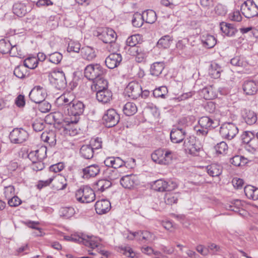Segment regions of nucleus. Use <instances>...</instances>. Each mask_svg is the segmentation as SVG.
Masks as SVG:
<instances>
[{
	"mask_svg": "<svg viewBox=\"0 0 258 258\" xmlns=\"http://www.w3.org/2000/svg\"><path fill=\"white\" fill-rule=\"evenodd\" d=\"M46 95V90L40 86H37L31 90L29 96L32 101L39 104L44 101Z\"/></svg>",
	"mask_w": 258,
	"mask_h": 258,
	"instance_id": "obj_12",
	"label": "nucleus"
},
{
	"mask_svg": "<svg viewBox=\"0 0 258 258\" xmlns=\"http://www.w3.org/2000/svg\"><path fill=\"white\" fill-rule=\"evenodd\" d=\"M47 148L45 146H41L38 150L31 151L28 154V158L32 162L42 161L46 157Z\"/></svg>",
	"mask_w": 258,
	"mask_h": 258,
	"instance_id": "obj_18",
	"label": "nucleus"
},
{
	"mask_svg": "<svg viewBox=\"0 0 258 258\" xmlns=\"http://www.w3.org/2000/svg\"><path fill=\"white\" fill-rule=\"evenodd\" d=\"M244 191L248 199L253 200H258V188L253 186L248 185L245 186Z\"/></svg>",
	"mask_w": 258,
	"mask_h": 258,
	"instance_id": "obj_34",
	"label": "nucleus"
},
{
	"mask_svg": "<svg viewBox=\"0 0 258 258\" xmlns=\"http://www.w3.org/2000/svg\"><path fill=\"white\" fill-rule=\"evenodd\" d=\"M9 138L11 142L21 144L28 138V134L23 129L15 128L10 133Z\"/></svg>",
	"mask_w": 258,
	"mask_h": 258,
	"instance_id": "obj_13",
	"label": "nucleus"
},
{
	"mask_svg": "<svg viewBox=\"0 0 258 258\" xmlns=\"http://www.w3.org/2000/svg\"><path fill=\"white\" fill-rule=\"evenodd\" d=\"M173 152L165 149H158L151 154L152 160L159 164L168 165L173 159Z\"/></svg>",
	"mask_w": 258,
	"mask_h": 258,
	"instance_id": "obj_1",
	"label": "nucleus"
},
{
	"mask_svg": "<svg viewBox=\"0 0 258 258\" xmlns=\"http://www.w3.org/2000/svg\"><path fill=\"white\" fill-rule=\"evenodd\" d=\"M142 16H143L144 21L147 23L152 24L156 20V14L155 11L152 10H148L144 11Z\"/></svg>",
	"mask_w": 258,
	"mask_h": 258,
	"instance_id": "obj_44",
	"label": "nucleus"
},
{
	"mask_svg": "<svg viewBox=\"0 0 258 258\" xmlns=\"http://www.w3.org/2000/svg\"><path fill=\"white\" fill-rule=\"evenodd\" d=\"M26 74V70L24 66H17L14 71V74L20 79L24 78Z\"/></svg>",
	"mask_w": 258,
	"mask_h": 258,
	"instance_id": "obj_58",
	"label": "nucleus"
},
{
	"mask_svg": "<svg viewBox=\"0 0 258 258\" xmlns=\"http://www.w3.org/2000/svg\"><path fill=\"white\" fill-rule=\"evenodd\" d=\"M104 163L105 165L112 169L120 168L125 164V162L120 157H109L106 158Z\"/></svg>",
	"mask_w": 258,
	"mask_h": 258,
	"instance_id": "obj_23",
	"label": "nucleus"
},
{
	"mask_svg": "<svg viewBox=\"0 0 258 258\" xmlns=\"http://www.w3.org/2000/svg\"><path fill=\"white\" fill-rule=\"evenodd\" d=\"M242 116L245 122L249 125L254 124L257 119V115L254 111L246 109L242 111Z\"/></svg>",
	"mask_w": 258,
	"mask_h": 258,
	"instance_id": "obj_27",
	"label": "nucleus"
},
{
	"mask_svg": "<svg viewBox=\"0 0 258 258\" xmlns=\"http://www.w3.org/2000/svg\"><path fill=\"white\" fill-rule=\"evenodd\" d=\"M176 186V185L173 182H167L162 179L157 180L152 185L153 189L160 192L171 190Z\"/></svg>",
	"mask_w": 258,
	"mask_h": 258,
	"instance_id": "obj_15",
	"label": "nucleus"
},
{
	"mask_svg": "<svg viewBox=\"0 0 258 258\" xmlns=\"http://www.w3.org/2000/svg\"><path fill=\"white\" fill-rule=\"evenodd\" d=\"M41 139L44 142L47 143L51 147L54 146L56 141V134L53 131L43 132L41 134Z\"/></svg>",
	"mask_w": 258,
	"mask_h": 258,
	"instance_id": "obj_32",
	"label": "nucleus"
},
{
	"mask_svg": "<svg viewBox=\"0 0 258 258\" xmlns=\"http://www.w3.org/2000/svg\"><path fill=\"white\" fill-rule=\"evenodd\" d=\"M107 87V81L104 78L103 76H102L101 77L97 78V79L92 81L91 89L92 91L97 92L100 90L106 89Z\"/></svg>",
	"mask_w": 258,
	"mask_h": 258,
	"instance_id": "obj_24",
	"label": "nucleus"
},
{
	"mask_svg": "<svg viewBox=\"0 0 258 258\" xmlns=\"http://www.w3.org/2000/svg\"><path fill=\"white\" fill-rule=\"evenodd\" d=\"M201 40L204 46L208 48L213 47L216 44V38L213 35L205 34L202 36Z\"/></svg>",
	"mask_w": 258,
	"mask_h": 258,
	"instance_id": "obj_37",
	"label": "nucleus"
},
{
	"mask_svg": "<svg viewBox=\"0 0 258 258\" xmlns=\"http://www.w3.org/2000/svg\"><path fill=\"white\" fill-rule=\"evenodd\" d=\"M95 207L96 213L99 215H102L110 211L111 204L107 200H102L96 203Z\"/></svg>",
	"mask_w": 258,
	"mask_h": 258,
	"instance_id": "obj_22",
	"label": "nucleus"
},
{
	"mask_svg": "<svg viewBox=\"0 0 258 258\" xmlns=\"http://www.w3.org/2000/svg\"><path fill=\"white\" fill-rule=\"evenodd\" d=\"M136 177L133 174L123 176L120 180V184L125 188H131L135 183Z\"/></svg>",
	"mask_w": 258,
	"mask_h": 258,
	"instance_id": "obj_30",
	"label": "nucleus"
},
{
	"mask_svg": "<svg viewBox=\"0 0 258 258\" xmlns=\"http://www.w3.org/2000/svg\"><path fill=\"white\" fill-rule=\"evenodd\" d=\"M183 146L186 152L192 155H196L201 149L200 146L197 144L196 139L193 136L184 140Z\"/></svg>",
	"mask_w": 258,
	"mask_h": 258,
	"instance_id": "obj_14",
	"label": "nucleus"
},
{
	"mask_svg": "<svg viewBox=\"0 0 258 258\" xmlns=\"http://www.w3.org/2000/svg\"><path fill=\"white\" fill-rule=\"evenodd\" d=\"M96 92L97 100L103 104L109 102L112 99V94L108 89L99 90Z\"/></svg>",
	"mask_w": 258,
	"mask_h": 258,
	"instance_id": "obj_25",
	"label": "nucleus"
},
{
	"mask_svg": "<svg viewBox=\"0 0 258 258\" xmlns=\"http://www.w3.org/2000/svg\"><path fill=\"white\" fill-rule=\"evenodd\" d=\"M4 194L6 198L10 199L15 195V188L13 185H9L5 187Z\"/></svg>",
	"mask_w": 258,
	"mask_h": 258,
	"instance_id": "obj_64",
	"label": "nucleus"
},
{
	"mask_svg": "<svg viewBox=\"0 0 258 258\" xmlns=\"http://www.w3.org/2000/svg\"><path fill=\"white\" fill-rule=\"evenodd\" d=\"M201 95L206 100L213 99L216 97V94L211 86L205 87L200 91Z\"/></svg>",
	"mask_w": 258,
	"mask_h": 258,
	"instance_id": "obj_42",
	"label": "nucleus"
},
{
	"mask_svg": "<svg viewBox=\"0 0 258 258\" xmlns=\"http://www.w3.org/2000/svg\"><path fill=\"white\" fill-rule=\"evenodd\" d=\"M125 95L132 99H136L142 94V87L140 84L136 81H132L128 83L125 88Z\"/></svg>",
	"mask_w": 258,
	"mask_h": 258,
	"instance_id": "obj_10",
	"label": "nucleus"
},
{
	"mask_svg": "<svg viewBox=\"0 0 258 258\" xmlns=\"http://www.w3.org/2000/svg\"><path fill=\"white\" fill-rule=\"evenodd\" d=\"M167 89L166 87L162 86L158 88L155 89L153 91V94L156 98H164L167 93Z\"/></svg>",
	"mask_w": 258,
	"mask_h": 258,
	"instance_id": "obj_57",
	"label": "nucleus"
},
{
	"mask_svg": "<svg viewBox=\"0 0 258 258\" xmlns=\"http://www.w3.org/2000/svg\"><path fill=\"white\" fill-rule=\"evenodd\" d=\"M105 176L111 181L118 179L120 176V173L117 169L107 168L105 172Z\"/></svg>",
	"mask_w": 258,
	"mask_h": 258,
	"instance_id": "obj_47",
	"label": "nucleus"
},
{
	"mask_svg": "<svg viewBox=\"0 0 258 258\" xmlns=\"http://www.w3.org/2000/svg\"><path fill=\"white\" fill-rule=\"evenodd\" d=\"M208 174L212 177L219 176L222 172V167L218 164H212L206 167Z\"/></svg>",
	"mask_w": 258,
	"mask_h": 258,
	"instance_id": "obj_33",
	"label": "nucleus"
},
{
	"mask_svg": "<svg viewBox=\"0 0 258 258\" xmlns=\"http://www.w3.org/2000/svg\"><path fill=\"white\" fill-rule=\"evenodd\" d=\"M172 41V39L169 35H165L158 40L157 45L160 48H167L170 46Z\"/></svg>",
	"mask_w": 258,
	"mask_h": 258,
	"instance_id": "obj_49",
	"label": "nucleus"
},
{
	"mask_svg": "<svg viewBox=\"0 0 258 258\" xmlns=\"http://www.w3.org/2000/svg\"><path fill=\"white\" fill-rule=\"evenodd\" d=\"M53 187L56 190H62L67 186L66 179L64 177L57 175L54 179Z\"/></svg>",
	"mask_w": 258,
	"mask_h": 258,
	"instance_id": "obj_38",
	"label": "nucleus"
},
{
	"mask_svg": "<svg viewBox=\"0 0 258 258\" xmlns=\"http://www.w3.org/2000/svg\"><path fill=\"white\" fill-rule=\"evenodd\" d=\"M75 210L74 208L71 207H63L60 210V215L61 216L66 219H69L74 215Z\"/></svg>",
	"mask_w": 258,
	"mask_h": 258,
	"instance_id": "obj_52",
	"label": "nucleus"
},
{
	"mask_svg": "<svg viewBox=\"0 0 258 258\" xmlns=\"http://www.w3.org/2000/svg\"><path fill=\"white\" fill-rule=\"evenodd\" d=\"M220 29L222 32L226 36L232 37L238 32L237 30L231 24L222 22L220 24Z\"/></svg>",
	"mask_w": 258,
	"mask_h": 258,
	"instance_id": "obj_29",
	"label": "nucleus"
},
{
	"mask_svg": "<svg viewBox=\"0 0 258 258\" xmlns=\"http://www.w3.org/2000/svg\"><path fill=\"white\" fill-rule=\"evenodd\" d=\"M215 149L217 153L220 154L225 153L228 150V146L225 142L222 141L215 146Z\"/></svg>",
	"mask_w": 258,
	"mask_h": 258,
	"instance_id": "obj_60",
	"label": "nucleus"
},
{
	"mask_svg": "<svg viewBox=\"0 0 258 258\" xmlns=\"http://www.w3.org/2000/svg\"><path fill=\"white\" fill-rule=\"evenodd\" d=\"M199 124L201 127L207 130L215 128L219 125V121L208 116H202L199 120Z\"/></svg>",
	"mask_w": 258,
	"mask_h": 258,
	"instance_id": "obj_16",
	"label": "nucleus"
},
{
	"mask_svg": "<svg viewBox=\"0 0 258 258\" xmlns=\"http://www.w3.org/2000/svg\"><path fill=\"white\" fill-rule=\"evenodd\" d=\"M121 60L122 57L120 54L113 53L106 58L105 62L107 67L113 69L119 64Z\"/></svg>",
	"mask_w": 258,
	"mask_h": 258,
	"instance_id": "obj_19",
	"label": "nucleus"
},
{
	"mask_svg": "<svg viewBox=\"0 0 258 258\" xmlns=\"http://www.w3.org/2000/svg\"><path fill=\"white\" fill-rule=\"evenodd\" d=\"M144 19L142 14L136 13L133 15L132 20V24L136 27H141L144 23Z\"/></svg>",
	"mask_w": 258,
	"mask_h": 258,
	"instance_id": "obj_51",
	"label": "nucleus"
},
{
	"mask_svg": "<svg viewBox=\"0 0 258 258\" xmlns=\"http://www.w3.org/2000/svg\"><path fill=\"white\" fill-rule=\"evenodd\" d=\"M94 152L90 145L82 146L80 150L81 156L87 159H91L93 157Z\"/></svg>",
	"mask_w": 258,
	"mask_h": 258,
	"instance_id": "obj_39",
	"label": "nucleus"
},
{
	"mask_svg": "<svg viewBox=\"0 0 258 258\" xmlns=\"http://www.w3.org/2000/svg\"><path fill=\"white\" fill-rule=\"evenodd\" d=\"M81 53L82 57L88 60H92L96 57L94 48L90 46L83 47L81 49Z\"/></svg>",
	"mask_w": 258,
	"mask_h": 258,
	"instance_id": "obj_36",
	"label": "nucleus"
},
{
	"mask_svg": "<svg viewBox=\"0 0 258 258\" xmlns=\"http://www.w3.org/2000/svg\"><path fill=\"white\" fill-rule=\"evenodd\" d=\"M50 81L58 90L66 87L67 82L64 73L62 71L54 70L50 74Z\"/></svg>",
	"mask_w": 258,
	"mask_h": 258,
	"instance_id": "obj_9",
	"label": "nucleus"
},
{
	"mask_svg": "<svg viewBox=\"0 0 258 258\" xmlns=\"http://www.w3.org/2000/svg\"><path fill=\"white\" fill-rule=\"evenodd\" d=\"M164 68V64L162 62H156L153 63L150 68V73L152 76H159Z\"/></svg>",
	"mask_w": 258,
	"mask_h": 258,
	"instance_id": "obj_41",
	"label": "nucleus"
},
{
	"mask_svg": "<svg viewBox=\"0 0 258 258\" xmlns=\"http://www.w3.org/2000/svg\"><path fill=\"white\" fill-rule=\"evenodd\" d=\"M241 11L247 18H251L258 15V6L253 0H247L241 6Z\"/></svg>",
	"mask_w": 258,
	"mask_h": 258,
	"instance_id": "obj_7",
	"label": "nucleus"
},
{
	"mask_svg": "<svg viewBox=\"0 0 258 258\" xmlns=\"http://www.w3.org/2000/svg\"><path fill=\"white\" fill-rule=\"evenodd\" d=\"M139 235H142V241L145 240L148 242H152L155 239V236L148 231H136L135 236H138Z\"/></svg>",
	"mask_w": 258,
	"mask_h": 258,
	"instance_id": "obj_48",
	"label": "nucleus"
},
{
	"mask_svg": "<svg viewBox=\"0 0 258 258\" xmlns=\"http://www.w3.org/2000/svg\"><path fill=\"white\" fill-rule=\"evenodd\" d=\"M100 171V167L98 164H92L83 169L84 176L90 178L97 176Z\"/></svg>",
	"mask_w": 258,
	"mask_h": 258,
	"instance_id": "obj_26",
	"label": "nucleus"
},
{
	"mask_svg": "<svg viewBox=\"0 0 258 258\" xmlns=\"http://www.w3.org/2000/svg\"><path fill=\"white\" fill-rule=\"evenodd\" d=\"M119 118V115L115 110L109 109L103 116V123L107 127H112L118 123Z\"/></svg>",
	"mask_w": 258,
	"mask_h": 258,
	"instance_id": "obj_8",
	"label": "nucleus"
},
{
	"mask_svg": "<svg viewBox=\"0 0 258 258\" xmlns=\"http://www.w3.org/2000/svg\"><path fill=\"white\" fill-rule=\"evenodd\" d=\"M32 127L35 132H40L45 127V123L41 119H36L32 124Z\"/></svg>",
	"mask_w": 258,
	"mask_h": 258,
	"instance_id": "obj_62",
	"label": "nucleus"
},
{
	"mask_svg": "<svg viewBox=\"0 0 258 258\" xmlns=\"http://www.w3.org/2000/svg\"><path fill=\"white\" fill-rule=\"evenodd\" d=\"M97 36L105 43L112 44L116 40L117 35L112 29L105 28L97 32Z\"/></svg>",
	"mask_w": 258,
	"mask_h": 258,
	"instance_id": "obj_11",
	"label": "nucleus"
},
{
	"mask_svg": "<svg viewBox=\"0 0 258 258\" xmlns=\"http://www.w3.org/2000/svg\"><path fill=\"white\" fill-rule=\"evenodd\" d=\"M240 206L241 201L240 200H237L234 202V203H231V204L227 205L226 208L228 210L238 213L241 211L240 209Z\"/></svg>",
	"mask_w": 258,
	"mask_h": 258,
	"instance_id": "obj_61",
	"label": "nucleus"
},
{
	"mask_svg": "<svg viewBox=\"0 0 258 258\" xmlns=\"http://www.w3.org/2000/svg\"><path fill=\"white\" fill-rule=\"evenodd\" d=\"M180 197V194L178 192H167L164 197L165 202L168 205H172L177 203Z\"/></svg>",
	"mask_w": 258,
	"mask_h": 258,
	"instance_id": "obj_43",
	"label": "nucleus"
},
{
	"mask_svg": "<svg viewBox=\"0 0 258 258\" xmlns=\"http://www.w3.org/2000/svg\"><path fill=\"white\" fill-rule=\"evenodd\" d=\"M139 35H133L127 38L126 40V46L125 47L134 46L137 45L140 41Z\"/></svg>",
	"mask_w": 258,
	"mask_h": 258,
	"instance_id": "obj_55",
	"label": "nucleus"
},
{
	"mask_svg": "<svg viewBox=\"0 0 258 258\" xmlns=\"http://www.w3.org/2000/svg\"><path fill=\"white\" fill-rule=\"evenodd\" d=\"M85 106L81 101L75 100L68 108V114L71 118V122H78L84 110Z\"/></svg>",
	"mask_w": 258,
	"mask_h": 258,
	"instance_id": "obj_3",
	"label": "nucleus"
},
{
	"mask_svg": "<svg viewBox=\"0 0 258 258\" xmlns=\"http://www.w3.org/2000/svg\"><path fill=\"white\" fill-rule=\"evenodd\" d=\"M38 61L36 57H29L24 61V67L30 69H34L37 67Z\"/></svg>",
	"mask_w": 258,
	"mask_h": 258,
	"instance_id": "obj_53",
	"label": "nucleus"
},
{
	"mask_svg": "<svg viewBox=\"0 0 258 258\" xmlns=\"http://www.w3.org/2000/svg\"><path fill=\"white\" fill-rule=\"evenodd\" d=\"M112 185L111 182L107 179H102L98 180L94 185V188L97 192H102Z\"/></svg>",
	"mask_w": 258,
	"mask_h": 258,
	"instance_id": "obj_31",
	"label": "nucleus"
},
{
	"mask_svg": "<svg viewBox=\"0 0 258 258\" xmlns=\"http://www.w3.org/2000/svg\"><path fill=\"white\" fill-rule=\"evenodd\" d=\"M11 47V44L9 41L4 39L0 40V52L1 53H8Z\"/></svg>",
	"mask_w": 258,
	"mask_h": 258,
	"instance_id": "obj_54",
	"label": "nucleus"
},
{
	"mask_svg": "<svg viewBox=\"0 0 258 258\" xmlns=\"http://www.w3.org/2000/svg\"><path fill=\"white\" fill-rule=\"evenodd\" d=\"M186 132L183 128H173L170 132V139L173 143H179L185 138Z\"/></svg>",
	"mask_w": 258,
	"mask_h": 258,
	"instance_id": "obj_20",
	"label": "nucleus"
},
{
	"mask_svg": "<svg viewBox=\"0 0 258 258\" xmlns=\"http://www.w3.org/2000/svg\"><path fill=\"white\" fill-rule=\"evenodd\" d=\"M71 120V118H66L62 122H61V127L63 128L64 134H69L71 135L73 133H76V130L73 128L74 124L77 122H71L70 121Z\"/></svg>",
	"mask_w": 258,
	"mask_h": 258,
	"instance_id": "obj_35",
	"label": "nucleus"
},
{
	"mask_svg": "<svg viewBox=\"0 0 258 258\" xmlns=\"http://www.w3.org/2000/svg\"><path fill=\"white\" fill-rule=\"evenodd\" d=\"M242 89L246 95H253L258 90V83L253 80H246L242 85Z\"/></svg>",
	"mask_w": 258,
	"mask_h": 258,
	"instance_id": "obj_17",
	"label": "nucleus"
},
{
	"mask_svg": "<svg viewBox=\"0 0 258 258\" xmlns=\"http://www.w3.org/2000/svg\"><path fill=\"white\" fill-rule=\"evenodd\" d=\"M78 201L82 203H89L94 201L95 195L92 188L88 186L81 187L76 192Z\"/></svg>",
	"mask_w": 258,
	"mask_h": 258,
	"instance_id": "obj_5",
	"label": "nucleus"
},
{
	"mask_svg": "<svg viewBox=\"0 0 258 258\" xmlns=\"http://www.w3.org/2000/svg\"><path fill=\"white\" fill-rule=\"evenodd\" d=\"M30 11V8L27 7L24 4L21 3H15L13 7V11L15 15L22 17Z\"/></svg>",
	"mask_w": 258,
	"mask_h": 258,
	"instance_id": "obj_28",
	"label": "nucleus"
},
{
	"mask_svg": "<svg viewBox=\"0 0 258 258\" xmlns=\"http://www.w3.org/2000/svg\"><path fill=\"white\" fill-rule=\"evenodd\" d=\"M81 45L79 42L71 41L68 44V51L79 52L80 50Z\"/></svg>",
	"mask_w": 258,
	"mask_h": 258,
	"instance_id": "obj_63",
	"label": "nucleus"
},
{
	"mask_svg": "<svg viewBox=\"0 0 258 258\" xmlns=\"http://www.w3.org/2000/svg\"><path fill=\"white\" fill-rule=\"evenodd\" d=\"M258 141L257 139L253 140L250 144L246 145L245 149L248 152L254 155V157L258 158Z\"/></svg>",
	"mask_w": 258,
	"mask_h": 258,
	"instance_id": "obj_46",
	"label": "nucleus"
},
{
	"mask_svg": "<svg viewBox=\"0 0 258 258\" xmlns=\"http://www.w3.org/2000/svg\"><path fill=\"white\" fill-rule=\"evenodd\" d=\"M123 111L126 116H131L137 111L136 105L133 102H127L123 106Z\"/></svg>",
	"mask_w": 258,
	"mask_h": 258,
	"instance_id": "obj_45",
	"label": "nucleus"
},
{
	"mask_svg": "<svg viewBox=\"0 0 258 258\" xmlns=\"http://www.w3.org/2000/svg\"><path fill=\"white\" fill-rule=\"evenodd\" d=\"M230 161L234 166H241L247 163V159L242 156L236 155L231 159Z\"/></svg>",
	"mask_w": 258,
	"mask_h": 258,
	"instance_id": "obj_50",
	"label": "nucleus"
},
{
	"mask_svg": "<svg viewBox=\"0 0 258 258\" xmlns=\"http://www.w3.org/2000/svg\"><path fill=\"white\" fill-rule=\"evenodd\" d=\"M222 71L221 67L216 62H213L211 64L209 73L210 76L214 79L220 78L221 72Z\"/></svg>",
	"mask_w": 258,
	"mask_h": 258,
	"instance_id": "obj_40",
	"label": "nucleus"
},
{
	"mask_svg": "<svg viewBox=\"0 0 258 258\" xmlns=\"http://www.w3.org/2000/svg\"><path fill=\"white\" fill-rule=\"evenodd\" d=\"M65 238L75 242L83 243L85 246L90 247L92 249L97 247L99 244L96 237L89 236L82 233L72 235L71 237H68V238Z\"/></svg>",
	"mask_w": 258,
	"mask_h": 258,
	"instance_id": "obj_2",
	"label": "nucleus"
},
{
	"mask_svg": "<svg viewBox=\"0 0 258 258\" xmlns=\"http://www.w3.org/2000/svg\"><path fill=\"white\" fill-rule=\"evenodd\" d=\"M238 133L236 124L232 122H225L220 127V133L223 138L231 140Z\"/></svg>",
	"mask_w": 258,
	"mask_h": 258,
	"instance_id": "obj_6",
	"label": "nucleus"
},
{
	"mask_svg": "<svg viewBox=\"0 0 258 258\" xmlns=\"http://www.w3.org/2000/svg\"><path fill=\"white\" fill-rule=\"evenodd\" d=\"M242 142L246 145L250 144L253 140L256 139L254 133L251 132H244L241 136Z\"/></svg>",
	"mask_w": 258,
	"mask_h": 258,
	"instance_id": "obj_56",
	"label": "nucleus"
},
{
	"mask_svg": "<svg viewBox=\"0 0 258 258\" xmlns=\"http://www.w3.org/2000/svg\"><path fill=\"white\" fill-rule=\"evenodd\" d=\"M62 58V54L58 52H55L49 55V60L55 64L59 63Z\"/></svg>",
	"mask_w": 258,
	"mask_h": 258,
	"instance_id": "obj_59",
	"label": "nucleus"
},
{
	"mask_svg": "<svg viewBox=\"0 0 258 258\" xmlns=\"http://www.w3.org/2000/svg\"><path fill=\"white\" fill-rule=\"evenodd\" d=\"M75 100V96L72 92L64 93L56 99V103L58 105H67L69 107L70 104Z\"/></svg>",
	"mask_w": 258,
	"mask_h": 258,
	"instance_id": "obj_21",
	"label": "nucleus"
},
{
	"mask_svg": "<svg viewBox=\"0 0 258 258\" xmlns=\"http://www.w3.org/2000/svg\"><path fill=\"white\" fill-rule=\"evenodd\" d=\"M106 73L105 70L99 64H90L84 70V76L89 80L93 81L98 77H101Z\"/></svg>",
	"mask_w": 258,
	"mask_h": 258,
	"instance_id": "obj_4",
	"label": "nucleus"
}]
</instances>
